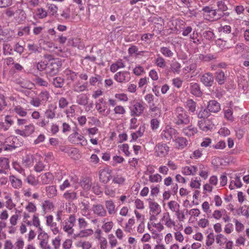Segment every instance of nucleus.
Here are the masks:
<instances>
[{
    "instance_id": "1",
    "label": "nucleus",
    "mask_w": 249,
    "mask_h": 249,
    "mask_svg": "<svg viewBox=\"0 0 249 249\" xmlns=\"http://www.w3.org/2000/svg\"><path fill=\"white\" fill-rule=\"evenodd\" d=\"M44 57L48 60L47 77H52L59 72L62 65L61 59L59 58H54L50 54H45Z\"/></svg>"
},
{
    "instance_id": "2",
    "label": "nucleus",
    "mask_w": 249,
    "mask_h": 249,
    "mask_svg": "<svg viewBox=\"0 0 249 249\" xmlns=\"http://www.w3.org/2000/svg\"><path fill=\"white\" fill-rule=\"evenodd\" d=\"M202 11L205 19L211 21H217L224 17H227L230 15V13H222L218 8L212 9L209 6L203 7Z\"/></svg>"
},
{
    "instance_id": "3",
    "label": "nucleus",
    "mask_w": 249,
    "mask_h": 249,
    "mask_svg": "<svg viewBox=\"0 0 249 249\" xmlns=\"http://www.w3.org/2000/svg\"><path fill=\"white\" fill-rule=\"evenodd\" d=\"M174 123L178 125H184L190 122L189 117L186 111L181 107H177L173 115Z\"/></svg>"
},
{
    "instance_id": "4",
    "label": "nucleus",
    "mask_w": 249,
    "mask_h": 249,
    "mask_svg": "<svg viewBox=\"0 0 249 249\" xmlns=\"http://www.w3.org/2000/svg\"><path fill=\"white\" fill-rule=\"evenodd\" d=\"M177 133L176 130L172 127L166 128L161 133L160 136L162 140L165 142H170L171 139L174 140Z\"/></svg>"
},
{
    "instance_id": "5",
    "label": "nucleus",
    "mask_w": 249,
    "mask_h": 249,
    "mask_svg": "<svg viewBox=\"0 0 249 249\" xmlns=\"http://www.w3.org/2000/svg\"><path fill=\"white\" fill-rule=\"evenodd\" d=\"M114 78L119 83L127 82L130 79V73L127 71H119L114 75Z\"/></svg>"
},
{
    "instance_id": "6",
    "label": "nucleus",
    "mask_w": 249,
    "mask_h": 249,
    "mask_svg": "<svg viewBox=\"0 0 249 249\" xmlns=\"http://www.w3.org/2000/svg\"><path fill=\"white\" fill-rule=\"evenodd\" d=\"M198 125L201 130L205 132L212 129L214 126L211 120L209 118L198 121Z\"/></svg>"
},
{
    "instance_id": "7",
    "label": "nucleus",
    "mask_w": 249,
    "mask_h": 249,
    "mask_svg": "<svg viewBox=\"0 0 249 249\" xmlns=\"http://www.w3.org/2000/svg\"><path fill=\"white\" fill-rule=\"evenodd\" d=\"M145 107L140 102H136L130 109V115L133 117H139L143 112Z\"/></svg>"
},
{
    "instance_id": "8",
    "label": "nucleus",
    "mask_w": 249,
    "mask_h": 249,
    "mask_svg": "<svg viewBox=\"0 0 249 249\" xmlns=\"http://www.w3.org/2000/svg\"><path fill=\"white\" fill-rule=\"evenodd\" d=\"M92 211L93 213L97 216L103 217L107 215V211L104 206L101 204H93Z\"/></svg>"
},
{
    "instance_id": "9",
    "label": "nucleus",
    "mask_w": 249,
    "mask_h": 249,
    "mask_svg": "<svg viewBox=\"0 0 249 249\" xmlns=\"http://www.w3.org/2000/svg\"><path fill=\"white\" fill-rule=\"evenodd\" d=\"M200 81L206 87L212 86L214 82L213 76L212 73L207 72L202 75Z\"/></svg>"
},
{
    "instance_id": "10",
    "label": "nucleus",
    "mask_w": 249,
    "mask_h": 249,
    "mask_svg": "<svg viewBox=\"0 0 249 249\" xmlns=\"http://www.w3.org/2000/svg\"><path fill=\"white\" fill-rule=\"evenodd\" d=\"M169 150V147L165 143H158L156 146V152L159 157H164Z\"/></svg>"
},
{
    "instance_id": "11",
    "label": "nucleus",
    "mask_w": 249,
    "mask_h": 249,
    "mask_svg": "<svg viewBox=\"0 0 249 249\" xmlns=\"http://www.w3.org/2000/svg\"><path fill=\"white\" fill-rule=\"evenodd\" d=\"M38 239L40 240V246L43 249H51L48 245V235L45 232H41L38 235Z\"/></svg>"
},
{
    "instance_id": "12",
    "label": "nucleus",
    "mask_w": 249,
    "mask_h": 249,
    "mask_svg": "<svg viewBox=\"0 0 249 249\" xmlns=\"http://www.w3.org/2000/svg\"><path fill=\"white\" fill-rule=\"evenodd\" d=\"M111 172V171L108 169L101 170L99 174L100 180L104 183H107L110 179Z\"/></svg>"
},
{
    "instance_id": "13",
    "label": "nucleus",
    "mask_w": 249,
    "mask_h": 249,
    "mask_svg": "<svg viewBox=\"0 0 249 249\" xmlns=\"http://www.w3.org/2000/svg\"><path fill=\"white\" fill-rule=\"evenodd\" d=\"M49 81L56 88H61L64 84V78L57 76L55 77H49L48 78Z\"/></svg>"
},
{
    "instance_id": "14",
    "label": "nucleus",
    "mask_w": 249,
    "mask_h": 249,
    "mask_svg": "<svg viewBox=\"0 0 249 249\" xmlns=\"http://www.w3.org/2000/svg\"><path fill=\"white\" fill-rule=\"evenodd\" d=\"M190 92L196 97H200L202 95L199 85L196 83H191L190 85Z\"/></svg>"
},
{
    "instance_id": "15",
    "label": "nucleus",
    "mask_w": 249,
    "mask_h": 249,
    "mask_svg": "<svg viewBox=\"0 0 249 249\" xmlns=\"http://www.w3.org/2000/svg\"><path fill=\"white\" fill-rule=\"evenodd\" d=\"M207 108L209 112L215 113L220 110V105L216 101L211 100L208 102Z\"/></svg>"
},
{
    "instance_id": "16",
    "label": "nucleus",
    "mask_w": 249,
    "mask_h": 249,
    "mask_svg": "<svg viewBox=\"0 0 249 249\" xmlns=\"http://www.w3.org/2000/svg\"><path fill=\"white\" fill-rule=\"evenodd\" d=\"M174 141L175 142L176 147L179 149H183L188 144V141L186 139L182 137H178L175 138Z\"/></svg>"
},
{
    "instance_id": "17",
    "label": "nucleus",
    "mask_w": 249,
    "mask_h": 249,
    "mask_svg": "<svg viewBox=\"0 0 249 249\" xmlns=\"http://www.w3.org/2000/svg\"><path fill=\"white\" fill-rule=\"evenodd\" d=\"M214 76L215 80L219 85L224 84L227 79V77L226 76L224 71L220 70L215 72Z\"/></svg>"
},
{
    "instance_id": "18",
    "label": "nucleus",
    "mask_w": 249,
    "mask_h": 249,
    "mask_svg": "<svg viewBox=\"0 0 249 249\" xmlns=\"http://www.w3.org/2000/svg\"><path fill=\"white\" fill-rule=\"evenodd\" d=\"M9 180L11 186L15 189H19L22 187V181L16 177L14 175H11L9 177Z\"/></svg>"
},
{
    "instance_id": "19",
    "label": "nucleus",
    "mask_w": 249,
    "mask_h": 249,
    "mask_svg": "<svg viewBox=\"0 0 249 249\" xmlns=\"http://www.w3.org/2000/svg\"><path fill=\"white\" fill-rule=\"evenodd\" d=\"M105 206L109 214L112 215L116 213L115 205L112 200L105 201Z\"/></svg>"
},
{
    "instance_id": "20",
    "label": "nucleus",
    "mask_w": 249,
    "mask_h": 249,
    "mask_svg": "<svg viewBox=\"0 0 249 249\" xmlns=\"http://www.w3.org/2000/svg\"><path fill=\"white\" fill-rule=\"evenodd\" d=\"M53 178V175L50 172L46 173L41 176V181L43 184L50 183Z\"/></svg>"
},
{
    "instance_id": "21",
    "label": "nucleus",
    "mask_w": 249,
    "mask_h": 249,
    "mask_svg": "<svg viewBox=\"0 0 249 249\" xmlns=\"http://www.w3.org/2000/svg\"><path fill=\"white\" fill-rule=\"evenodd\" d=\"M168 205L171 210L173 212H176L178 218L180 219V212L178 210L179 207V204L175 201H171L168 202Z\"/></svg>"
},
{
    "instance_id": "22",
    "label": "nucleus",
    "mask_w": 249,
    "mask_h": 249,
    "mask_svg": "<svg viewBox=\"0 0 249 249\" xmlns=\"http://www.w3.org/2000/svg\"><path fill=\"white\" fill-rule=\"evenodd\" d=\"M87 83L81 84L80 81H78L73 85V90L77 92L84 91L87 89Z\"/></svg>"
},
{
    "instance_id": "23",
    "label": "nucleus",
    "mask_w": 249,
    "mask_h": 249,
    "mask_svg": "<svg viewBox=\"0 0 249 249\" xmlns=\"http://www.w3.org/2000/svg\"><path fill=\"white\" fill-rule=\"evenodd\" d=\"M144 131L145 126L144 125L141 126L138 131L131 134L132 139L130 142L136 141L139 138L141 137L143 135Z\"/></svg>"
},
{
    "instance_id": "24",
    "label": "nucleus",
    "mask_w": 249,
    "mask_h": 249,
    "mask_svg": "<svg viewBox=\"0 0 249 249\" xmlns=\"http://www.w3.org/2000/svg\"><path fill=\"white\" fill-rule=\"evenodd\" d=\"M89 98L84 94L78 95L76 97V103L81 106H86L88 103Z\"/></svg>"
},
{
    "instance_id": "25",
    "label": "nucleus",
    "mask_w": 249,
    "mask_h": 249,
    "mask_svg": "<svg viewBox=\"0 0 249 249\" xmlns=\"http://www.w3.org/2000/svg\"><path fill=\"white\" fill-rule=\"evenodd\" d=\"M197 132V128L192 125L189 126L183 129V133L187 136L190 137L194 135Z\"/></svg>"
},
{
    "instance_id": "26",
    "label": "nucleus",
    "mask_w": 249,
    "mask_h": 249,
    "mask_svg": "<svg viewBox=\"0 0 249 249\" xmlns=\"http://www.w3.org/2000/svg\"><path fill=\"white\" fill-rule=\"evenodd\" d=\"M46 194L48 197L53 198L57 194V190L55 185L49 186L46 188Z\"/></svg>"
},
{
    "instance_id": "27",
    "label": "nucleus",
    "mask_w": 249,
    "mask_h": 249,
    "mask_svg": "<svg viewBox=\"0 0 249 249\" xmlns=\"http://www.w3.org/2000/svg\"><path fill=\"white\" fill-rule=\"evenodd\" d=\"M37 97L42 102V104H45L50 97V95L48 91L42 90L38 95Z\"/></svg>"
},
{
    "instance_id": "28",
    "label": "nucleus",
    "mask_w": 249,
    "mask_h": 249,
    "mask_svg": "<svg viewBox=\"0 0 249 249\" xmlns=\"http://www.w3.org/2000/svg\"><path fill=\"white\" fill-rule=\"evenodd\" d=\"M64 198L69 202H72L77 199V193L74 192L67 191L63 195Z\"/></svg>"
},
{
    "instance_id": "29",
    "label": "nucleus",
    "mask_w": 249,
    "mask_h": 249,
    "mask_svg": "<svg viewBox=\"0 0 249 249\" xmlns=\"http://www.w3.org/2000/svg\"><path fill=\"white\" fill-rule=\"evenodd\" d=\"M65 73L66 74L67 79L69 81H71V82L74 81L77 78V73L70 69H66L65 71Z\"/></svg>"
},
{
    "instance_id": "30",
    "label": "nucleus",
    "mask_w": 249,
    "mask_h": 249,
    "mask_svg": "<svg viewBox=\"0 0 249 249\" xmlns=\"http://www.w3.org/2000/svg\"><path fill=\"white\" fill-rule=\"evenodd\" d=\"M18 139L17 138H13L11 141L10 142V143L7 144L4 148V150H12L15 148L19 147V144L18 143H16Z\"/></svg>"
},
{
    "instance_id": "31",
    "label": "nucleus",
    "mask_w": 249,
    "mask_h": 249,
    "mask_svg": "<svg viewBox=\"0 0 249 249\" xmlns=\"http://www.w3.org/2000/svg\"><path fill=\"white\" fill-rule=\"evenodd\" d=\"M125 67V65L124 63H123L122 60H120L118 61L116 63L112 64L110 68V71L114 72L116 71L119 69L123 68Z\"/></svg>"
},
{
    "instance_id": "32",
    "label": "nucleus",
    "mask_w": 249,
    "mask_h": 249,
    "mask_svg": "<svg viewBox=\"0 0 249 249\" xmlns=\"http://www.w3.org/2000/svg\"><path fill=\"white\" fill-rule=\"evenodd\" d=\"M165 218L166 219L165 224L167 227L171 228L172 226H175V222L171 219L169 213H166L164 214L162 219Z\"/></svg>"
},
{
    "instance_id": "33",
    "label": "nucleus",
    "mask_w": 249,
    "mask_h": 249,
    "mask_svg": "<svg viewBox=\"0 0 249 249\" xmlns=\"http://www.w3.org/2000/svg\"><path fill=\"white\" fill-rule=\"evenodd\" d=\"M170 68L173 72L179 74L180 71L181 65L178 61H174L171 63Z\"/></svg>"
},
{
    "instance_id": "34",
    "label": "nucleus",
    "mask_w": 249,
    "mask_h": 249,
    "mask_svg": "<svg viewBox=\"0 0 249 249\" xmlns=\"http://www.w3.org/2000/svg\"><path fill=\"white\" fill-rule=\"evenodd\" d=\"M27 47L30 53H39V47L36 44L34 43H28Z\"/></svg>"
},
{
    "instance_id": "35",
    "label": "nucleus",
    "mask_w": 249,
    "mask_h": 249,
    "mask_svg": "<svg viewBox=\"0 0 249 249\" xmlns=\"http://www.w3.org/2000/svg\"><path fill=\"white\" fill-rule=\"evenodd\" d=\"M26 181L28 184L34 186H36L39 184L38 180L32 175L28 176L26 178Z\"/></svg>"
},
{
    "instance_id": "36",
    "label": "nucleus",
    "mask_w": 249,
    "mask_h": 249,
    "mask_svg": "<svg viewBox=\"0 0 249 249\" xmlns=\"http://www.w3.org/2000/svg\"><path fill=\"white\" fill-rule=\"evenodd\" d=\"M161 53L165 57H171L173 56V52L170 49L169 47H162L160 50Z\"/></svg>"
},
{
    "instance_id": "37",
    "label": "nucleus",
    "mask_w": 249,
    "mask_h": 249,
    "mask_svg": "<svg viewBox=\"0 0 249 249\" xmlns=\"http://www.w3.org/2000/svg\"><path fill=\"white\" fill-rule=\"evenodd\" d=\"M14 111L21 117H25L27 115V112L23 107L20 106H17L14 107Z\"/></svg>"
},
{
    "instance_id": "38",
    "label": "nucleus",
    "mask_w": 249,
    "mask_h": 249,
    "mask_svg": "<svg viewBox=\"0 0 249 249\" xmlns=\"http://www.w3.org/2000/svg\"><path fill=\"white\" fill-rule=\"evenodd\" d=\"M186 105L190 112L194 113L196 110V103L192 99L188 100Z\"/></svg>"
},
{
    "instance_id": "39",
    "label": "nucleus",
    "mask_w": 249,
    "mask_h": 249,
    "mask_svg": "<svg viewBox=\"0 0 249 249\" xmlns=\"http://www.w3.org/2000/svg\"><path fill=\"white\" fill-rule=\"evenodd\" d=\"M209 116V111L207 110V108L201 109L197 114L198 117L201 120L207 119Z\"/></svg>"
},
{
    "instance_id": "40",
    "label": "nucleus",
    "mask_w": 249,
    "mask_h": 249,
    "mask_svg": "<svg viewBox=\"0 0 249 249\" xmlns=\"http://www.w3.org/2000/svg\"><path fill=\"white\" fill-rule=\"evenodd\" d=\"M155 63L158 67L161 68H164L166 66L164 59L159 55H158L157 58L155 59Z\"/></svg>"
},
{
    "instance_id": "41",
    "label": "nucleus",
    "mask_w": 249,
    "mask_h": 249,
    "mask_svg": "<svg viewBox=\"0 0 249 249\" xmlns=\"http://www.w3.org/2000/svg\"><path fill=\"white\" fill-rule=\"evenodd\" d=\"M48 65V61L45 63L44 61H40L37 63H36V69L39 71H43L45 70V73L47 71V67Z\"/></svg>"
},
{
    "instance_id": "42",
    "label": "nucleus",
    "mask_w": 249,
    "mask_h": 249,
    "mask_svg": "<svg viewBox=\"0 0 249 249\" xmlns=\"http://www.w3.org/2000/svg\"><path fill=\"white\" fill-rule=\"evenodd\" d=\"M224 117L230 121L232 122L233 121V112L231 109L228 108L224 109Z\"/></svg>"
},
{
    "instance_id": "43",
    "label": "nucleus",
    "mask_w": 249,
    "mask_h": 249,
    "mask_svg": "<svg viewBox=\"0 0 249 249\" xmlns=\"http://www.w3.org/2000/svg\"><path fill=\"white\" fill-rule=\"evenodd\" d=\"M81 186L84 190L88 191L91 187V182L89 178H84L81 182Z\"/></svg>"
},
{
    "instance_id": "44",
    "label": "nucleus",
    "mask_w": 249,
    "mask_h": 249,
    "mask_svg": "<svg viewBox=\"0 0 249 249\" xmlns=\"http://www.w3.org/2000/svg\"><path fill=\"white\" fill-rule=\"evenodd\" d=\"M48 6V12L52 16H54L56 14L58 7L53 4H47Z\"/></svg>"
},
{
    "instance_id": "45",
    "label": "nucleus",
    "mask_w": 249,
    "mask_h": 249,
    "mask_svg": "<svg viewBox=\"0 0 249 249\" xmlns=\"http://www.w3.org/2000/svg\"><path fill=\"white\" fill-rule=\"evenodd\" d=\"M102 79L99 75L95 74V76L91 77L89 79V83L92 86H94L95 83L98 82L100 83H102Z\"/></svg>"
},
{
    "instance_id": "46",
    "label": "nucleus",
    "mask_w": 249,
    "mask_h": 249,
    "mask_svg": "<svg viewBox=\"0 0 249 249\" xmlns=\"http://www.w3.org/2000/svg\"><path fill=\"white\" fill-rule=\"evenodd\" d=\"M22 161L25 165L29 166L32 164L34 161V156L32 155H27L22 159Z\"/></svg>"
},
{
    "instance_id": "47",
    "label": "nucleus",
    "mask_w": 249,
    "mask_h": 249,
    "mask_svg": "<svg viewBox=\"0 0 249 249\" xmlns=\"http://www.w3.org/2000/svg\"><path fill=\"white\" fill-rule=\"evenodd\" d=\"M74 225L71 223H65L63 227L64 231L67 232L69 235L72 234L73 232V229H72Z\"/></svg>"
},
{
    "instance_id": "48",
    "label": "nucleus",
    "mask_w": 249,
    "mask_h": 249,
    "mask_svg": "<svg viewBox=\"0 0 249 249\" xmlns=\"http://www.w3.org/2000/svg\"><path fill=\"white\" fill-rule=\"evenodd\" d=\"M218 9L222 12L224 13H229L227 12L228 10V7L225 4V2L222 1H219L217 2Z\"/></svg>"
},
{
    "instance_id": "49",
    "label": "nucleus",
    "mask_w": 249,
    "mask_h": 249,
    "mask_svg": "<svg viewBox=\"0 0 249 249\" xmlns=\"http://www.w3.org/2000/svg\"><path fill=\"white\" fill-rule=\"evenodd\" d=\"M92 232V230L91 229H87V230H82L80 232L77 234H74L75 237H84L91 234Z\"/></svg>"
},
{
    "instance_id": "50",
    "label": "nucleus",
    "mask_w": 249,
    "mask_h": 249,
    "mask_svg": "<svg viewBox=\"0 0 249 249\" xmlns=\"http://www.w3.org/2000/svg\"><path fill=\"white\" fill-rule=\"evenodd\" d=\"M149 181L151 182H159L161 181L162 178L161 176L158 174H156L154 175H151L149 176Z\"/></svg>"
},
{
    "instance_id": "51",
    "label": "nucleus",
    "mask_w": 249,
    "mask_h": 249,
    "mask_svg": "<svg viewBox=\"0 0 249 249\" xmlns=\"http://www.w3.org/2000/svg\"><path fill=\"white\" fill-rule=\"evenodd\" d=\"M35 131V127L33 124H30L25 126L24 132L25 136L29 135L32 134Z\"/></svg>"
},
{
    "instance_id": "52",
    "label": "nucleus",
    "mask_w": 249,
    "mask_h": 249,
    "mask_svg": "<svg viewBox=\"0 0 249 249\" xmlns=\"http://www.w3.org/2000/svg\"><path fill=\"white\" fill-rule=\"evenodd\" d=\"M48 12L43 8H38L36 11V15L40 18H43L47 16Z\"/></svg>"
},
{
    "instance_id": "53",
    "label": "nucleus",
    "mask_w": 249,
    "mask_h": 249,
    "mask_svg": "<svg viewBox=\"0 0 249 249\" xmlns=\"http://www.w3.org/2000/svg\"><path fill=\"white\" fill-rule=\"evenodd\" d=\"M114 111L115 114L119 115H124L126 112L125 108L121 105L116 106L114 108Z\"/></svg>"
},
{
    "instance_id": "54",
    "label": "nucleus",
    "mask_w": 249,
    "mask_h": 249,
    "mask_svg": "<svg viewBox=\"0 0 249 249\" xmlns=\"http://www.w3.org/2000/svg\"><path fill=\"white\" fill-rule=\"evenodd\" d=\"M0 165L1 168L5 170L9 168V160L7 158H3L0 160Z\"/></svg>"
},
{
    "instance_id": "55",
    "label": "nucleus",
    "mask_w": 249,
    "mask_h": 249,
    "mask_svg": "<svg viewBox=\"0 0 249 249\" xmlns=\"http://www.w3.org/2000/svg\"><path fill=\"white\" fill-rule=\"evenodd\" d=\"M149 207L151 211L155 213H156L157 214L159 213L160 212H158L159 205L157 203L154 202H150Z\"/></svg>"
},
{
    "instance_id": "56",
    "label": "nucleus",
    "mask_w": 249,
    "mask_h": 249,
    "mask_svg": "<svg viewBox=\"0 0 249 249\" xmlns=\"http://www.w3.org/2000/svg\"><path fill=\"white\" fill-rule=\"evenodd\" d=\"M204 37L209 40H213L214 37V33L211 31H206L203 33Z\"/></svg>"
},
{
    "instance_id": "57",
    "label": "nucleus",
    "mask_w": 249,
    "mask_h": 249,
    "mask_svg": "<svg viewBox=\"0 0 249 249\" xmlns=\"http://www.w3.org/2000/svg\"><path fill=\"white\" fill-rule=\"evenodd\" d=\"M227 241V239L221 234L217 235L216 237V242L220 246H222L224 244V241L226 242Z\"/></svg>"
},
{
    "instance_id": "58",
    "label": "nucleus",
    "mask_w": 249,
    "mask_h": 249,
    "mask_svg": "<svg viewBox=\"0 0 249 249\" xmlns=\"http://www.w3.org/2000/svg\"><path fill=\"white\" fill-rule=\"evenodd\" d=\"M92 190L93 193L96 195H100L103 192L101 187L98 183L94 184L92 187Z\"/></svg>"
},
{
    "instance_id": "59",
    "label": "nucleus",
    "mask_w": 249,
    "mask_h": 249,
    "mask_svg": "<svg viewBox=\"0 0 249 249\" xmlns=\"http://www.w3.org/2000/svg\"><path fill=\"white\" fill-rule=\"evenodd\" d=\"M214 241V234L213 232L210 233L207 236L206 245L208 246H211Z\"/></svg>"
},
{
    "instance_id": "60",
    "label": "nucleus",
    "mask_w": 249,
    "mask_h": 249,
    "mask_svg": "<svg viewBox=\"0 0 249 249\" xmlns=\"http://www.w3.org/2000/svg\"><path fill=\"white\" fill-rule=\"evenodd\" d=\"M53 208V203L49 201L46 200L42 204V208L44 211L50 210Z\"/></svg>"
},
{
    "instance_id": "61",
    "label": "nucleus",
    "mask_w": 249,
    "mask_h": 249,
    "mask_svg": "<svg viewBox=\"0 0 249 249\" xmlns=\"http://www.w3.org/2000/svg\"><path fill=\"white\" fill-rule=\"evenodd\" d=\"M25 209L30 213H35L36 211V206L31 202H28V205L25 207Z\"/></svg>"
},
{
    "instance_id": "62",
    "label": "nucleus",
    "mask_w": 249,
    "mask_h": 249,
    "mask_svg": "<svg viewBox=\"0 0 249 249\" xmlns=\"http://www.w3.org/2000/svg\"><path fill=\"white\" fill-rule=\"evenodd\" d=\"M150 124L152 129L155 130L159 127L160 122L157 119H153L151 120Z\"/></svg>"
},
{
    "instance_id": "63",
    "label": "nucleus",
    "mask_w": 249,
    "mask_h": 249,
    "mask_svg": "<svg viewBox=\"0 0 249 249\" xmlns=\"http://www.w3.org/2000/svg\"><path fill=\"white\" fill-rule=\"evenodd\" d=\"M120 149L124 153L125 155L126 156H129L130 154V153L129 152L128 149L129 146L127 144H123L122 145L119 146Z\"/></svg>"
},
{
    "instance_id": "64",
    "label": "nucleus",
    "mask_w": 249,
    "mask_h": 249,
    "mask_svg": "<svg viewBox=\"0 0 249 249\" xmlns=\"http://www.w3.org/2000/svg\"><path fill=\"white\" fill-rule=\"evenodd\" d=\"M113 226L112 222H108L103 225L102 228L106 232H109L112 229Z\"/></svg>"
}]
</instances>
